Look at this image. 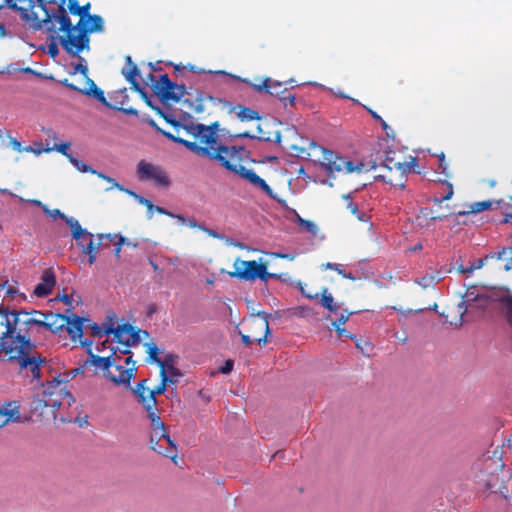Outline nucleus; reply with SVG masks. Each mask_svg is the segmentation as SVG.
<instances>
[{
	"instance_id": "1",
	"label": "nucleus",
	"mask_w": 512,
	"mask_h": 512,
	"mask_svg": "<svg viewBox=\"0 0 512 512\" xmlns=\"http://www.w3.org/2000/svg\"><path fill=\"white\" fill-rule=\"evenodd\" d=\"M218 124L200 127L196 139L199 145L211 149L215 154H219L218 158H209L219 162V164L228 171L238 175L242 179L249 182L254 187L261 189L267 195H272L271 187L264 179L258 176L252 169H247L241 162L242 152L245 151L243 146H227L221 143L217 134Z\"/></svg>"
},
{
	"instance_id": "2",
	"label": "nucleus",
	"mask_w": 512,
	"mask_h": 512,
	"mask_svg": "<svg viewBox=\"0 0 512 512\" xmlns=\"http://www.w3.org/2000/svg\"><path fill=\"white\" fill-rule=\"evenodd\" d=\"M20 12L24 19L38 21L35 25L37 28H46L48 31L55 32V23H58V30L64 32L59 37V41L67 53L77 56L85 48L89 47V37L86 32L78 24L73 26L68 15L51 13L44 0H33V7L29 8L28 11L29 19L24 16L23 11Z\"/></svg>"
},
{
	"instance_id": "3",
	"label": "nucleus",
	"mask_w": 512,
	"mask_h": 512,
	"mask_svg": "<svg viewBox=\"0 0 512 512\" xmlns=\"http://www.w3.org/2000/svg\"><path fill=\"white\" fill-rule=\"evenodd\" d=\"M150 72L147 76L142 77L138 67L132 62L130 56L126 57V65L122 69V74L131 84V89L139 93L141 96H148L146 88L150 87L153 96H184L186 88L184 85L173 83L167 74H161L158 77L152 73L157 70V66L149 63Z\"/></svg>"
},
{
	"instance_id": "4",
	"label": "nucleus",
	"mask_w": 512,
	"mask_h": 512,
	"mask_svg": "<svg viewBox=\"0 0 512 512\" xmlns=\"http://www.w3.org/2000/svg\"><path fill=\"white\" fill-rule=\"evenodd\" d=\"M34 315L44 316V313L33 310H12L7 307L0 306V325L6 328V335H11L14 343L17 345L32 344L29 331L32 326L41 327L42 319H35Z\"/></svg>"
},
{
	"instance_id": "5",
	"label": "nucleus",
	"mask_w": 512,
	"mask_h": 512,
	"mask_svg": "<svg viewBox=\"0 0 512 512\" xmlns=\"http://www.w3.org/2000/svg\"><path fill=\"white\" fill-rule=\"evenodd\" d=\"M115 356L117 350L113 349L108 356H98L89 352L87 363H90L95 368L103 371V376L113 382L115 385H122L126 388L131 387V380L134 378V369H124V367L116 363Z\"/></svg>"
},
{
	"instance_id": "6",
	"label": "nucleus",
	"mask_w": 512,
	"mask_h": 512,
	"mask_svg": "<svg viewBox=\"0 0 512 512\" xmlns=\"http://www.w3.org/2000/svg\"><path fill=\"white\" fill-rule=\"evenodd\" d=\"M312 147L322 153V157L319 159V161L321 166L329 175L335 172L352 173L354 171L362 172L364 170L363 163H358L355 165L351 160L339 156L333 151L327 150L321 146H317L314 143H312Z\"/></svg>"
},
{
	"instance_id": "7",
	"label": "nucleus",
	"mask_w": 512,
	"mask_h": 512,
	"mask_svg": "<svg viewBox=\"0 0 512 512\" xmlns=\"http://www.w3.org/2000/svg\"><path fill=\"white\" fill-rule=\"evenodd\" d=\"M503 467L504 463L497 456L496 451H494L493 457H483L474 465V469L481 473L478 476L479 481L483 482L487 489H493L497 486L499 481L498 471H501Z\"/></svg>"
},
{
	"instance_id": "8",
	"label": "nucleus",
	"mask_w": 512,
	"mask_h": 512,
	"mask_svg": "<svg viewBox=\"0 0 512 512\" xmlns=\"http://www.w3.org/2000/svg\"><path fill=\"white\" fill-rule=\"evenodd\" d=\"M105 334L114 335L115 341L120 345L136 346L141 342V335L149 337V333L145 330H135L130 324H122L114 326L112 321L105 322Z\"/></svg>"
},
{
	"instance_id": "9",
	"label": "nucleus",
	"mask_w": 512,
	"mask_h": 512,
	"mask_svg": "<svg viewBox=\"0 0 512 512\" xmlns=\"http://www.w3.org/2000/svg\"><path fill=\"white\" fill-rule=\"evenodd\" d=\"M136 176L141 182L152 181L161 188H167L171 185L170 177L164 168L145 160H140L137 163Z\"/></svg>"
},
{
	"instance_id": "10",
	"label": "nucleus",
	"mask_w": 512,
	"mask_h": 512,
	"mask_svg": "<svg viewBox=\"0 0 512 512\" xmlns=\"http://www.w3.org/2000/svg\"><path fill=\"white\" fill-rule=\"evenodd\" d=\"M45 407H60L67 403L69 406L74 402L73 395L62 386L60 381L54 380L50 382L43 391V398L40 400Z\"/></svg>"
},
{
	"instance_id": "11",
	"label": "nucleus",
	"mask_w": 512,
	"mask_h": 512,
	"mask_svg": "<svg viewBox=\"0 0 512 512\" xmlns=\"http://www.w3.org/2000/svg\"><path fill=\"white\" fill-rule=\"evenodd\" d=\"M34 347L33 343L29 347L18 345L15 355L12 356V361H16L21 370L30 371L33 379H39L41 376L40 365L45 362V359L29 355Z\"/></svg>"
},
{
	"instance_id": "12",
	"label": "nucleus",
	"mask_w": 512,
	"mask_h": 512,
	"mask_svg": "<svg viewBox=\"0 0 512 512\" xmlns=\"http://www.w3.org/2000/svg\"><path fill=\"white\" fill-rule=\"evenodd\" d=\"M150 447L155 452L171 458V460L177 464V447L174 441L166 433L165 428L151 431Z\"/></svg>"
},
{
	"instance_id": "13",
	"label": "nucleus",
	"mask_w": 512,
	"mask_h": 512,
	"mask_svg": "<svg viewBox=\"0 0 512 512\" xmlns=\"http://www.w3.org/2000/svg\"><path fill=\"white\" fill-rule=\"evenodd\" d=\"M235 272L230 273L232 277L245 281H254L256 279H264L265 265L259 264L255 260L244 261L238 260L234 263Z\"/></svg>"
},
{
	"instance_id": "14",
	"label": "nucleus",
	"mask_w": 512,
	"mask_h": 512,
	"mask_svg": "<svg viewBox=\"0 0 512 512\" xmlns=\"http://www.w3.org/2000/svg\"><path fill=\"white\" fill-rule=\"evenodd\" d=\"M68 226L71 228V236L76 241L82 254L86 255L89 252V248L93 246L95 242L94 234L89 232L87 229L82 228L79 221L70 220Z\"/></svg>"
},
{
	"instance_id": "15",
	"label": "nucleus",
	"mask_w": 512,
	"mask_h": 512,
	"mask_svg": "<svg viewBox=\"0 0 512 512\" xmlns=\"http://www.w3.org/2000/svg\"><path fill=\"white\" fill-rule=\"evenodd\" d=\"M53 4L57 5L56 11H50L53 14L56 15H67L66 7L70 11V13L74 15H79L80 18L82 16L87 17L90 16L88 14L90 4H86L82 7H80L77 3V0H52Z\"/></svg>"
},
{
	"instance_id": "16",
	"label": "nucleus",
	"mask_w": 512,
	"mask_h": 512,
	"mask_svg": "<svg viewBox=\"0 0 512 512\" xmlns=\"http://www.w3.org/2000/svg\"><path fill=\"white\" fill-rule=\"evenodd\" d=\"M53 4L57 5L56 11H50L53 14L56 15H67L66 7L70 11V13L74 15H79L80 18L82 16L87 17L90 16L88 14L90 4H86L82 7H80L77 3V0H52Z\"/></svg>"
},
{
	"instance_id": "17",
	"label": "nucleus",
	"mask_w": 512,
	"mask_h": 512,
	"mask_svg": "<svg viewBox=\"0 0 512 512\" xmlns=\"http://www.w3.org/2000/svg\"><path fill=\"white\" fill-rule=\"evenodd\" d=\"M500 311L504 314L507 322L512 327V291L507 287H499L498 293L492 296Z\"/></svg>"
},
{
	"instance_id": "18",
	"label": "nucleus",
	"mask_w": 512,
	"mask_h": 512,
	"mask_svg": "<svg viewBox=\"0 0 512 512\" xmlns=\"http://www.w3.org/2000/svg\"><path fill=\"white\" fill-rule=\"evenodd\" d=\"M163 135L168 138L169 140H172L175 143H179L183 146H185L188 150L193 152L194 154L206 158H218L220 157L219 154H215L211 149L203 147L202 145L197 144L196 142L188 141L186 139H183L181 137H177L170 132H163Z\"/></svg>"
},
{
	"instance_id": "19",
	"label": "nucleus",
	"mask_w": 512,
	"mask_h": 512,
	"mask_svg": "<svg viewBox=\"0 0 512 512\" xmlns=\"http://www.w3.org/2000/svg\"><path fill=\"white\" fill-rule=\"evenodd\" d=\"M76 70L80 71L82 73V76L80 79V81H81L80 86L71 85V87L75 91H78L86 96H103V92L97 88L95 83L90 78H88L86 66H83L80 64L76 67Z\"/></svg>"
},
{
	"instance_id": "20",
	"label": "nucleus",
	"mask_w": 512,
	"mask_h": 512,
	"mask_svg": "<svg viewBox=\"0 0 512 512\" xmlns=\"http://www.w3.org/2000/svg\"><path fill=\"white\" fill-rule=\"evenodd\" d=\"M20 405L17 401H7L0 405V428L9 422H19Z\"/></svg>"
},
{
	"instance_id": "21",
	"label": "nucleus",
	"mask_w": 512,
	"mask_h": 512,
	"mask_svg": "<svg viewBox=\"0 0 512 512\" xmlns=\"http://www.w3.org/2000/svg\"><path fill=\"white\" fill-rule=\"evenodd\" d=\"M55 284L56 278L54 272L52 269H46L41 276V281L34 288V294L37 297H47L52 293Z\"/></svg>"
},
{
	"instance_id": "22",
	"label": "nucleus",
	"mask_w": 512,
	"mask_h": 512,
	"mask_svg": "<svg viewBox=\"0 0 512 512\" xmlns=\"http://www.w3.org/2000/svg\"><path fill=\"white\" fill-rule=\"evenodd\" d=\"M43 317L44 319H42L41 327H44L53 333L62 331L68 323V314L50 313L47 315L44 314Z\"/></svg>"
},
{
	"instance_id": "23",
	"label": "nucleus",
	"mask_w": 512,
	"mask_h": 512,
	"mask_svg": "<svg viewBox=\"0 0 512 512\" xmlns=\"http://www.w3.org/2000/svg\"><path fill=\"white\" fill-rule=\"evenodd\" d=\"M178 360V356L174 354H167L162 362L159 364L160 376L171 377L178 382V378L182 376V373L175 367Z\"/></svg>"
},
{
	"instance_id": "24",
	"label": "nucleus",
	"mask_w": 512,
	"mask_h": 512,
	"mask_svg": "<svg viewBox=\"0 0 512 512\" xmlns=\"http://www.w3.org/2000/svg\"><path fill=\"white\" fill-rule=\"evenodd\" d=\"M481 294L482 291L478 290L476 287H470L467 289L466 293L463 295V300L458 304L461 318L470 310L474 309L475 301L479 296H481Z\"/></svg>"
},
{
	"instance_id": "25",
	"label": "nucleus",
	"mask_w": 512,
	"mask_h": 512,
	"mask_svg": "<svg viewBox=\"0 0 512 512\" xmlns=\"http://www.w3.org/2000/svg\"><path fill=\"white\" fill-rule=\"evenodd\" d=\"M84 321L88 320L80 316H77L73 313H71V315H68V323L65 326V329L73 341L82 338Z\"/></svg>"
},
{
	"instance_id": "26",
	"label": "nucleus",
	"mask_w": 512,
	"mask_h": 512,
	"mask_svg": "<svg viewBox=\"0 0 512 512\" xmlns=\"http://www.w3.org/2000/svg\"><path fill=\"white\" fill-rule=\"evenodd\" d=\"M416 165V158L411 157V160L409 162H401V161H395L394 157L390 155V153H387L386 158L383 162V166L387 168L388 170L396 169L401 173V176L403 177L408 171H410L411 168H413Z\"/></svg>"
},
{
	"instance_id": "27",
	"label": "nucleus",
	"mask_w": 512,
	"mask_h": 512,
	"mask_svg": "<svg viewBox=\"0 0 512 512\" xmlns=\"http://www.w3.org/2000/svg\"><path fill=\"white\" fill-rule=\"evenodd\" d=\"M284 84L281 82L273 81L270 78H266L261 84H254V90L256 93L262 94L267 93L270 96H275L280 93H285L287 91V87H284L283 90H277L281 88Z\"/></svg>"
},
{
	"instance_id": "28",
	"label": "nucleus",
	"mask_w": 512,
	"mask_h": 512,
	"mask_svg": "<svg viewBox=\"0 0 512 512\" xmlns=\"http://www.w3.org/2000/svg\"><path fill=\"white\" fill-rule=\"evenodd\" d=\"M77 24L86 33L100 32L103 30V19L98 15L82 16Z\"/></svg>"
},
{
	"instance_id": "29",
	"label": "nucleus",
	"mask_w": 512,
	"mask_h": 512,
	"mask_svg": "<svg viewBox=\"0 0 512 512\" xmlns=\"http://www.w3.org/2000/svg\"><path fill=\"white\" fill-rule=\"evenodd\" d=\"M229 111L233 112L241 121H253L261 119V116L257 110L245 107L240 104L231 106Z\"/></svg>"
},
{
	"instance_id": "30",
	"label": "nucleus",
	"mask_w": 512,
	"mask_h": 512,
	"mask_svg": "<svg viewBox=\"0 0 512 512\" xmlns=\"http://www.w3.org/2000/svg\"><path fill=\"white\" fill-rule=\"evenodd\" d=\"M164 105H170L171 103H180L183 101L185 105L193 109L196 113H201L204 110L203 98H158Z\"/></svg>"
},
{
	"instance_id": "31",
	"label": "nucleus",
	"mask_w": 512,
	"mask_h": 512,
	"mask_svg": "<svg viewBox=\"0 0 512 512\" xmlns=\"http://www.w3.org/2000/svg\"><path fill=\"white\" fill-rule=\"evenodd\" d=\"M176 380L172 379L171 377H161V382L151 391H149L147 396V405L149 406H156L157 400L156 395L162 394L166 391L168 384H175Z\"/></svg>"
},
{
	"instance_id": "32",
	"label": "nucleus",
	"mask_w": 512,
	"mask_h": 512,
	"mask_svg": "<svg viewBox=\"0 0 512 512\" xmlns=\"http://www.w3.org/2000/svg\"><path fill=\"white\" fill-rule=\"evenodd\" d=\"M494 293H498V288L482 290L481 296H479L475 301L474 309L480 310L482 312L485 311L488 307L495 303L494 298H492Z\"/></svg>"
},
{
	"instance_id": "33",
	"label": "nucleus",
	"mask_w": 512,
	"mask_h": 512,
	"mask_svg": "<svg viewBox=\"0 0 512 512\" xmlns=\"http://www.w3.org/2000/svg\"><path fill=\"white\" fill-rule=\"evenodd\" d=\"M18 345L14 343L11 335H6V329L0 334V352L4 351L8 356V360L12 361V356L15 355Z\"/></svg>"
},
{
	"instance_id": "34",
	"label": "nucleus",
	"mask_w": 512,
	"mask_h": 512,
	"mask_svg": "<svg viewBox=\"0 0 512 512\" xmlns=\"http://www.w3.org/2000/svg\"><path fill=\"white\" fill-rule=\"evenodd\" d=\"M97 99L103 105H105L106 107H108L110 109L120 111L126 115L138 116V111L136 109H134L131 106H127V101H126L127 98H124L123 102L121 103V106H118V102L108 101V98H97Z\"/></svg>"
},
{
	"instance_id": "35",
	"label": "nucleus",
	"mask_w": 512,
	"mask_h": 512,
	"mask_svg": "<svg viewBox=\"0 0 512 512\" xmlns=\"http://www.w3.org/2000/svg\"><path fill=\"white\" fill-rule=\"evenodd\" d=\"M9 4L11 8L23 11L26 18H30L29 8L33 7V0H3L2 4Z\"/></svg>"
},
{
	"instance_id": "36",
	"label": "nucleus",
	"mask_w": 512,
	"mask_h": 512,
	"mask_svg": "<svg viewBox=\"0 0 512 512\" xmlns=\"http://www.w3.org/2000/svg\"><path fill=\"white\" fill-rule=\"evenodd\" d=\"M492 205H493V202L490 201V200L474 202V203H472L469 206V210L468 211H459V212L456 213V215H458V216H465V215H467L469 213L477 214V213H480L482 211L490 209L492 207Z\"/></svg>"
},
{
	"instance_id": "37",
	"label": "nucleus",
	"mask_w": 512,
	"mask_h": 512,
	"mask_svg": "<svg viewBox=\"0 0 512 512\" xmlns=\"http://www.w3.org/2000/svg\"><path fill=\"white\" fill-rule=\"evenodd\" d=\"M146 382H147V380L144 379V380L138 382L136 384L135 388L132 389L133 393L138 397L139 402L144 405L145 409L147 408V396L150 391L145 386Z\"/></svg>"
},
{
	"instance_id": "38",
	"label": "nucleus",
	"mask_w": 512,
	"mask_h": 512,
	"mask_svg": "<svg viewBox=\"0 0 512 512\" xmlns=\"http://www.w3.org/2000/svg\"><path fill=\"white\" fill-rule=\"evenodd\" d=\"M239 137L257 139L259 141H264V142H274V143H278V144L281 142V132L279 130L274 131V137L265 136V135H253V134H250L249 132L241 133V134H239Z\"/></svg>"
},
{
	"instance_id": "39",
	"label": "nucleus",
	"mask_w": 512,
	"mask_h": 512,
	"mask_svg": "<svg viewBox=\"0 0 512 512\" xmlns=\"http://www.w3.org/2000/svg\"><path fill=\"white\" fill-rule=\"evenodd\" d=\"M146 411L148 414V418L150 419V422H151L152 430L165 428L163 421L161 420L160 416L157 414L156 406L147 405Z\"/></svg>"
},
{
	"instance_id": "40",
	"label": "nucleus",
	"mask_w": 512,
	"mask_h": 512,
	"mask_svg": "<svg viewBox=\"0 0 512 512\" xmlns=\"http://www.w3.org/2000/svg\"><path fill=\"white\" fill-rule=\"evenodd\" d=\"M321 305L334 314L338 313L339 305L334 302L333 296L330 293H328L326 288L323 290L322 293Z\"/></svg>"
},
{
	"instance_id": "41",
	"label": "nucleus",
	"mask_w": 512,
	"mask_h": 512,
	"mask_svg": "<svg viewBox=\"0 0 512 512\" xmlns=\"http://www.w3.org/2000/svg\"><path fill=\"white\" fill-rule=\"evenodd\" d=\"M70 146L71 143L69 142H62L60 144H54L53 146H50L49 143H47L43 150L45 152L57 151L70 160V157H73V155L68 151Z\"/></svg>"
},
{
	"instance_id": "42",
	"label": "nucleus",
	"mask_w": 512,
	"mask_h": 512,
	"mask_svg": "<svg viewBox=\"0 0 512 512\" xmlns=\"http://www.w3.org/2000/svg\"><path fill=\"white\" fill-rule=\"evenodd\" d=\"M97 238H98V243H93V246L91 248H89V252L86 254L87 256L88 255H97L98 254V249H99V246L102 244V241L104 239H108L110 241H114L115 238H116V234H103V233H99L97 234Z\"/></svg>"
},
{
	"instance_id": "43",
	"label": "nucleus",
	"mask_w": 512,
	"mask_h": 512,
	"mask_svg": "<svg viewBox=\"0 0 512 512\" xmlns=\"http://www.w3.org/2000/svg\"><path fill=\"white\" fill-rule=\"evenodd\" d=\"M144 345L147 348L149 360L151 362H155L159 365L163 359L159 358V356H158L160 351H159L158 347L156 346V344L153 342H150V343H145Z\"/></svg>"
},
{
	"instance_id": "44",
	"label": "nucleus",
	"mask_w": 512,
	"mask_h": 512,
	"mask_svg": "<svg viewBox=\"0 0 512 512\" xmlns=\"http://www.w3.org/2000/svg\"><path fill=\"white\" fill-rule=\"evenodd\" d=\"M69 162L80 172L82 173H92V174H95L97 173L96 170H94L91 166L83 163L82 161L78 160L77 158H75L74 156L73 157H70V160Z\"/></svg>"
},
{
	"instance_id": "45",
	"label": "nucleus",
	"mask_w": 512,
	"mask_h": 512,
	"mask_svg": "<svg viewBox=\"0 0 512 512\" xmlns=\"http://www.w3.org/2000/svg\"><path fill=\"white\" fill-rule=\"evenodd\" d=\"M437 281H439V279H436V276L432 274H427L421 278L415 279V283L424 289L434 286Z\"/></svg>"
},
{
	"instance_id": "46",
	"label": "nucleus",
	"mask_w": 512,
	"mask_h": 512,
	"mask_svg": "<svg viewBox=\"0 0 512 512\" xmlns=\"http://www.w3.org/2000/svg\"><path fill=\"white\" fill-rule=\"evenodd\" d=\"M323 266L325 267V269H332L337 271L343 278L355 280V277L352 275V273L345 272V270L343 269V265L341 264L327 262Z\"/></svg>"
},
{
	"instance_id": "47",
	"label": "nucleus",
	"mask_w": 512,
	"mask_h": 512,
	"mask_svg": "<svg viewBox=\"0 0 512 512\" xmlns=\"http://www.w3.org/2000/svg\"><path fill=\"white\" fill-rule=\"evenodd\" d=\"M155 109H156L157 113L161 117H163L167 123L171 124L175 128L180 127V122H178L170 112L165 111V110H163L161 108H158V107H156Z\"/></svg>"
},
{
	"instance_id": "48",
	"label": "nucleus",
	"mask_w": 512,
	"mask_h": 512,
	"mask_svg": "<svg viewBox=\"0 0 512 512\" xmlns=\"http://www.w3.org/2000/svg\"><path fill=\"white\" fill-rule=\"evenodd\" d=\"M45 212L47 214H49L52 218L54 219H57V218H60L62 220L65 221V223L68 225V222L70 220H73V221H78L77 219H75L74 217H68L66 216L64 213H62L59 209H54V210H49V209H45Z\"/></svg>"
},
{
	"instance_id": "49",
	"label": "nucleus",
	"mask_w": 512,
	"mask_h": 512,
	"mask_svg": "<svg viewBox=\"0 0 512 512\" xmlns=\"http://www.w3.org/2000/svg\"><path fill=\"white\" fill-rule=\"evenodd\" d=\"M96 175H97L99 178H101V179H103V180L107 181V183H110V184H111V186H110L109 188H107V189H106V191H110V190H112L113 188H116V189H122V185H121V184H119V183H118L114 178H112V177H110V176H108V175H106V174H104V173H102V172H98V171H97Z\"/></svg>"
},
{
	"instance_id": "50",
	"label": "nucleus",
	"mask_w": 512,
	"mask_h": 512,
	"mask_svg": "<svg viewBox=\"0 0 512 512\" xmlns=\"http://www.w3.org/2000/svg\"><path fill=\"white\" fill-rule=\"evenodd\" d=\"M347 208L350 210V212L355 215L357 217L358 220L360 221H365L366 220V213L364 212H361L357 205L355 203H353L352 201H349L348 202V205H347Z\"/></svg>"
},
{
	"instance_id": "51",
	"label": "nucleus",
	"mask_w": 512,
	"mask_h": 512,
	"mask_svg": "<svg viewBox=\"0 0 512 512\" xmlns=\"http://www.w3.org/2000/svg\"><path fill=\"white\" fill-rule=\"evenodd\" d=\"M180 126L187 132V134L192 135L194 138H196L198 131L200 130L199 128L202 127L203 124L190 123V124H184V125L180 124Z\"/></svg>"
},
{
	"instance_id": "52",
	"label": "nucleus",
	"mask_w": 512,
	"mask_h": 512,
	"mask_svg": "<svg viewBox=\"0 0 512 512\" xmlns=\"http://www.w3.org/2000/svg\"><path fill=\"white\" fill-rule=\"evenodd\" d=\"M506 254H507V248L502 247L498 251L491 252V253L485 255L484 257H485L486 261H488L489 259L502 260V259H504Z\"/></svg>"
},
{
	"instance_id": "53",
	"label": "nucleus",
	"mask_w": 512,
	"mask_h": 512,
	"mask_svg": "<svg viewBox=\"0 0 512 512\" xmlns=\"http://www.w3.org/2000/svg\"><path fill=\"white\" fill-rule=\"evenodd\" d=\"M130 347L131 346L120 345V344L116 347H111V352H113V349L117 350V356H115L116 363H118V361L121 359V355L131 354Z\"/></svg>"
},
{
	"instance_id": "54",
	"label": "nucleus",
	"mask_w": 512,
	"mask_h": 512,
	"mask_svg": "<svg viewBox=\"0 0 512 512\" xmlns=\"http://www.w3.org/2000/svg\"><path fill=\"white\" fill-rule=\"evenodd\" d=\"M485 257L475 260L473 263H471L469 266H467L466 271L468 274L473 273L475 270L481 269L484 264L486 263Z\"/></svg>"
},
{
	"instance_id": "55",
	"label": "nucleus",
	"mask_w": 512,
	"mask_h": 512,
	"mask_svg": "<svg viewBox=\"0 0 512 512\" xmlns=\"http://www.w3.org/2000/svg\"><path fill=\"white\" fill-rule=\"evenodd\" d=\"M4 289H6L5 296H9L12 299L14 298L15 295L18 294V290L15 287L8 285V281H4L3 283H0V291L4 290Z\"/></svg>"
},
{
	"instance_id": "56",
	"label": "nucleus",
	"mask_w": 512,
	"mask_h": 512,
	"mask_svg": "<svg viewBox=\"0 0 512 512\" xmlns=\"http://www.w3.org/2000/svg\"><path fill=\"white\" fill-rule=\"evenodd\" d=\"M300 227H302L307 233L311 235H316L318 232L317 225L310 220H306L305 222H303V225H301Z\"/></svg>"
},
{
	"instance_id": "57",
	"label": "nucleus",
	"mask_w": 512,
	"mask_h": 512,
	"mask_svg": "<svg viewBox=\"0 0 512 512\" xmlns=\"http://www.w3.org/2000/svg\"><path fill=\"white\" fill-rule=\"evenodd\" d=\"M90 328L93 337H101L103 334H105L104 324L102 327H100L98 324L92 323Z\"/></svg>"
},
{
	"instance_id": "58",
	"label": "nucleus",
	"mask_w": 512,
	"mask_h": 512,
	"mask_svg": "<svg viewBox=\"0 0 512 512\" xmlns=\"http://www.w3.org/2000/svg\"><path fill=\"white\" fill-rule=\"evenodd\" d=\"M255 315L258 317H261L264 320L265 328H266V336H268L271 333L270 327H269L270 315L264 311H259Z\"/></svg>"
},
{
	"instance_id": "59",
	"label": "nucleus",
	"mask_w": 512,
	"mask_h": 512,
	"mask_svg": "<svg viewBox=\"0 0 512 512\" xmlns=\"http://www.w3.org/2000/svg\"><path fill=\"white\" fill-rule=\"evenodd\" d=\"M199 229L206 232L209 236L213 237V238H217V239H224V236L219 234L218 232H216L215 230L213 229H210L206 226H199Z\"/></svg>"
},
{
	"instance_id": "60",
	"label": "nucleus",
	"mask_w": 512,
	"mask_h": 512,
	"mask_svg": "<svg viewBox=\"0 0 512 512\" xmlns=\"http://www.w3.org/2000/svg\"><path fill=\"white\" fill-rule=\"evenodd\" d=\"M352 314V312H348L347 310H344L340 313L337 320L333 321L332 323L342 324L344 325L346 321L349 319V316Z\"/></svg>"
},
{
	"instance_id": "61",
	"label": "nucleus",
	"mask_w": 512,
	"mask_h": 512,
	"mask_svg": "<svg viewBox=\"0 0 512 512\" xmlns=\"http://www.w3.org/2000/svg\"><path fill=\"white\" fill-rule=\"evenodd\" d=\"M142 121L146 122L149 126L153 127L155 130H157L159 133H161L163 135V132H166L165 130L161 129L157 124L156 122L154 121V119H152L151 117H143L142 118Z\"/></svg>"
},
{
	"instance_id": "62",
	"label": "nucleus",
	"mask_w": 512,
	"mask_h": 512,
	"mask_svg": "<svg viewBox=\"0 0 512 512\" xmlns=\"http://www.w3.org/2000/svg\"><path fill=\"white\" fill-rule=\"evenodd\" d=\"M439 169L441 170V173L445 174L448 176L446 170L448 168V164L445 162V155L444 153L442 152L439 156Z\"/></svg>"
},
{
	"instance_id": "63",
	"label": "nucleus",
	"mask_w": 512,
	"mask_h": 512,
	"mask_svg": "<svg viewBox=\"0 0 512 512\" xmlns=\"http://www.w3.org/2000/svg\"><path fill=\"white\" fill-rule=\"evenodd\" d=\"M115 239H118V244L119 246H122V245H128V246H133V247H136L137 244L136 243H132L130 239L122 236V235H117L116 234V238Z\"/></svg>"
},
{
	"instance_id": "64",
	"label": "nucleus",
	"mask_w": 512,
	"mask_h": 512,
	"mask_svg": "<svg viewBox=\"0 0 512 512\" xmlns=\"http://www.w3.org/2000/svg\"><path fill=\"white\" fill-rule=\"evenodd\" d=\"M48 53L53 57H56L59 53L58 45L54 40L48 45Z\"/></svg>"
}]
</instances>
